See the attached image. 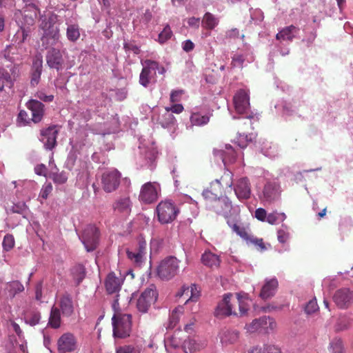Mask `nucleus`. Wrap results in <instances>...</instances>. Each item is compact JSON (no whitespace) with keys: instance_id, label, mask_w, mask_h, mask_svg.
Wrapping results in <instances>:
<instances>
[{"instance_id":"obj_52","label":"nucleus","mask_w":353,"mask_h":353,"mask_svg":"<svg viewBox=\"0 0 353 353\" xmlns=\"http://www.w3.org/2000/svg\"><path fill=\"white\" fill-rule=\"evenodd\" d=\"M172 35L170 26H166L159 34V42L163 43L166 42Z\"/></svg>"},{"instance_id":"obj_38","label":"nucleus","mask_w":353,"mask_h":353,"mask_svg":"<svg viewBox=\"0 0 353 353\" xmlns=\"http://www.w3.org/2000/svg\"><path fill=\"white\" fill-rule=\"evenodd\" d=\"M183 314V307L178 306L175 307L171 312L168 323V328L172 329L176 327L178 324L180 317Z\"/></svg>"},{"instance_id":"obj_59","label":"nucleus","mask_w":353,"mask_h":353,"mask_svg":"<svg viewBox=\"0 0 353 353\" xmlns=\"http://www.w3.org/2000/svg\"><path fill=\"white\" fill-rule=\"evenodd\" d=\"M268 215L266 210L263 208H259L255 210L254 216L261 221H266Z\"/></svg>"},{"instance_id":"obj_29","label":"nucleus","mask_w":353,"mask_h":353,"mask_svg":"<svg viewBox=\"0 0 353 353\" xmlns=\"http://www.w3.org/2000/svg\"><path fill=\"white\" fill-rule=\"evenodd\" d=\"M278 286V281L276 279L266 280L261 288L260 296L263 299H268L273 296Z\"/></svg>"},{"instance_id":"obj_56","label":"nucleus","mask_w":353,"mask_h":353,"mask_svg":"<svg viewBox=\"0 0 353 353\" xmlns=\"http://www.w3.org/2000/svg\"><path fill=\"white\" fill-rule=\"evenodd\" d=\"M319 310V306L315 299L310 300L307 302L305 307V312L310 314L316 312Z\"/></svg>"},{"instance_id":"obj_61","label":"nucleus","mask_w":353,"mask_h":353,"mask_svg":"<svg viewBox=\"0 0 353 353\" xmlns=\"http://www.w3.org/2000/svg\"><path fill=\"white\" fill-rule=\"evenodd\" d=\"M43 60L41 55L37 56L34 59L32 64V70L34 71L42 72Z\"/></svg>"},{"instance_id":"obj_20","label":"nucleus","mask_w":353,"mask_h":353,"mask_svg":"<svg viewBox=\"0 0 353 353\" xmlns=\"http://www.w3.org/2000/svg\"><path fill=\"white\" fill-rule=\"evenodd\" d=\"M124 280V276H117L114 272H110L108 274L105 281V287L109 294L117 293L121 288Z\"/></svg>"},{"instance_id":"obj_48","label":"nucleus","mask_w":353,"mask_h":353,"mask_svg":"<svg viewBox=\"0 0 353 353\" xmlns=\"http://www.w3.org/2000/svg\"><path fill=\"white\" fill-rule=\"evenodd\" d=\"M245 60H248V61H251L252 59V57L248 58V55L244 56L243 54L237 52L232 57V63L234 67H242L243 62Z\"/></svg>"},{"instance_id":"obj_32","label":"nucleus","mask_w":353,"mask_h":353,"mask_svg":"<svg viewBox=\"0 0 353 353\" xmlns=\"http://www.w3.org/2000/svg\"><path fill=\"white\" fill-rule=\"evenodd\" d=\"M299 32V28L290 26L279 31L276 36L277 40L281 41H292Z\"/></svg>"},{"instance_id":"obj_57","label":"nucleus","mask_w":353,"mask_h":353,"mask_svg":"<svg viewBox=\"0 0 353 353\" xmlns=\"http://www.w3.org/2000/svg\"><path fill=\"white\" fill-rule=\"evenodd\" d=\"M15 50L16 47L14 46H7L3 52L4 57L10 61H14L15 58L13 57V54H14Z\"/></svg>"},{"instance_id":"obj_19","label":"nucleus","mask_w":353,"mask_h":353,"mask_svg":"<svg viewBox=\"0 0 353 353\" xmlns=\"http://www.w3.org/2000/svg\"><path fill=\"white\" fill-rule=\"evenodd\" d=\"M153 121L159 123L163 128H174L176 119L174 115L170 112L168 108H165L154 114L152 117Z\"/></svg>"},{"instance_id":"obj_27","label":"nucleus","mask_w":353,"mask_h":353,"mask_svg":"<svg viewBox=\"0 0 353 353\" xmlns=\"http://www.w3.org/2000/svg\"><path fill=\"white\" fill-rule=\"evenodd\" d=\"M211 114L209 113L203 114L201 112L195 110L190 115V125L187 126L188 129L192 128L193 126H203L208 123Z\"/></svg>"},{"instance_id":"obj_30","label":"nucleus","mask_w":353,"mask_h":353,"mask_svg":"<svg viewBox=\"0 0 353 353\" xmlns=\"http://www.w3.org/2000/svg\"><path fill=\"white\" fill-rule=\"evenodd\" d=\"M236 297L240 316L246 315L250 306L252 305V299L249 297L248 294L245 292L237 293Z\"/></svg>"},{"instance_id":"obj_13","label":"nucleus","mask_w":353,"mask_h":353,"mask_svg":"<svg viewBox=\"0 0 353 353\" xmlns=\"http://www.w3.org/2000/svg\"><path fill=\"white\" fill-rule=\"evenodd\" d=\"M81 239L88 252L93 251L98 244V229L94 225L87 226L83 230Z\"/></svg>"},{"instance_id":"obj_44","label":"nucleus","mask_w":353,"mask_h":353,"mask_svg":"<svg viewBox=\"0 0 353 353\" xmlns=\"http://www.w3.org/2000/svg\"><path fill=\"white\" fill-rule=\"evenodd\" d=\"M6 289L13 298L16 294L23 291L24 287L20 282L15 281L8 283Z\"/></svg>"},{"instance_id":"obj_46","label":"nucleus","mask_w":353,"mask_h":353,"mask_svg":"<svg viewBox=\"0 0 353 353\" xmlns=\"http://www.w3.org/2000/svg\"><path fill=\"white\" fill-rule=\"evenodd\" d=\"M330 353H343V343L341 339H334L329 347Z\"/></svg>"},{"instance_id":"obj_33","label":"nucleus","mask_w":353,"mask_h":353,"mask_svg":"<svg viewBox=\"0 0 353 353\" xmlns=\"http://www.w3.org/2000/svg\"><path fill=\"white\" fill-rule=\"evenodd\" d=\"M239 332L235 330H226L221 333L220 339L223 345L227 346L238 341Z\"/></svg>"},{"instance_id":"obj_23","label":"nucleus","mask_w":353,"mask_h":353,"mask_svg":"<svg viewBox=\"0 0 353 353\" xmlns=\"http://www.w3.org/2000/svg\"><path fill=\"white\" fill-rule=\"evenodd\" d=\"M115 353H143V340L138 339L115 347Z\"/></svg>"},{"instance_id":"obj_42","label":"nucleus","mask_w":353,"mask_h":353,"mask_svg":"<svg viewBox=\"0 0 353 353\" xmlns=\"http://www.w3.org/2000/svg\"><path fill=\"white\" fill-rule=\"evenodd\" d=\"M212 190L214 192H212L210 190H205L203 192V196L206 199H212L213 201L215 199H216V192L221 189V182L220 180L216 179L211 183Z\"/></svg>"},{"instance_id":"obj_9","label":"nucleus","mask_w":353,"mask_h":353,"mask_svg":"<svg viewBox=\"0 0 353 353\" xmlns=\"http://www.w3.org/2000/svg\"><path fill=\"white\" fill-rule=\"evenodd\" d=\"M57 345L59 353H76L79 347L77 339L70 332L63 334L57 340Z\"/></svg>"},{"instance_id":"obj_37","label":"nucleus","mask_w":353,"mask_h":353,"mask_svg":"<svg viewBox=\"0 0 353 353\" xmlns=\"http://www.w3.org/2000/svg\"><path fill=\"white\" fill-rule=\"evenodd\" d=\"M48 325L54 329L61 326V313L59 308L56 305H53L51 308Z\"/></svg>"},{"instance_id":"obj_11","label":"nucleus","mask_w":353,"mask_h":353,"mask_svg":"<svg viewBox=\"0 0 353 353\" xmlns=\"http://www.w3.org/2000/svg\"><path fill=\"white\" fill-rule=\"evenodd\" d=\"M157 299V294L155 290V287L151 285L149 288L145 290L139 296L137 303V307L141 312L145 313L148 311V308L152 303H154Z\"/></svg>"},{"instance_id":"obj_31","label":"nucleus","mask_w":353,"mask_h":353,"mask_svg":"<svg viewBox=\"0 0 353 353\" xmlns=\"http://www.w3.org/2000/svg\"><path fill=\"white\" fill-rule=\"evenodd\" d=\"M212 208L218 214L226 215L231 210L232 203L228 198L215 199Z\"/></svg>"},{"instance_id":"obj_4","label":"nucleus","mask_w":353,"mask_h":353,"mask_svg":"<svg viewBox=\"0 0 353 353\" xmlns=\"http://www.w3.org/2000/svg\"><path fill=\"white\" fill-rule=\"evenodd\" d=\"M113 336L118 339H125L130 336L132 332V316L115 312L112 318Z\"/></svg>"},{"instance_id":"obj_1","label":"nucleus","mask_w":353,"mask_h":353,"mask_svg":"<svg viewBox=\"0 0 353 353\" xmlns=\"http://www.w3.org/2000/svg\"><path fill=\"white\" fill-rule=\"evenodd\" d=\"M57 16L49 14L41 17L40 24L43 31L41 37L42 46L46 48H50L46 54V62L51 68L60 70L63 68V59L59 50V29L57 24Z\"/></svg>"},{"instance_id":"obj_50","label":"nucleus","mask_w":353,"mask_h":353,"mask_svg":"<svg viewBox=\"0 0 353 353\" xmlns=\"http://www.w3.org/2000/svg\"><path fill=\"white\" fill-rule=\"evenodd\" d=\"M252 141L251 136L245 134L244 133H239L236 139V144L241 148H244L247 146L248 143Z\"/></svg>"},{"instance_id":"obj_17","label":"nucleus","mask_w":353,"mask_h":353,"mask_svg":"<svg viewBox=\"0 0 353 353\" xmlns=\"http://www.w3.org/2000/svg\"><path fill=\"white\" fill-rule=\"evenodd\" d=\"M137 246L133 250H127L128 257L134 263L139 265L145 259L146 254L147 243L145 240L140 236L138 240Z\"/></svg>"},{"instance_id":"obj_28","label":"nucleus","mask_w":353,"mask_h":353,"mask_svg":"<svg viewBox=\"0 0 353 353\" xmlns=\"http://www.w3.org/2000/svg\"><path fill=\"white\" fill-rule=\"evenodd\" d=\"M59 311H61L63 316L69 317L74 312V305L72 299L67 294L61 296L57 302Z\"/></svg>"},{"instance_id":"obj_18","label":"nucleus","mask_w":353,"mask_h":353,"mask_svg":"<svg viewBox=\"0 0 353 353\" xmlns=\"http://www.w3.org/2000/svg\"><path fill=\"white\" fill-rule=\"evenodd\" d=\"M232 294H225L223 299L218 303L215 309V316L217 317H225L230 315H236V313L233 310L232 304L231 303V298Z\"/></svg>"},{"instance_id":"obj_54","label":"nucleus","mask_w":353,"mask_h":353,"mask_svg":"<svg viewBox=\"0 0 353 353\" xmlns=\"http://www.w3.org/2000/svg\"><path fill=\"white\" fill-rule=\"evenodd\" d=\"M263 326H266V327L263 328V331L265 332H268L270 331L274 330L276 327V321L270 317L263 316Z\"/></svg>"},{"instance_id":"obj_62","label":"nucleus","mask_w":353,"mask_h":353,"mask_svg":"<svg viewBox=\"0 0 353 353\" xmlns=\"http://www.w3.org/2000/svg\"><path fill=\"white\" fill-rule=\"evenodd\" d=\"M36 97L44 102H50L54 99L52 94L48 95L42 90L38 91L36 94Z\"/></svg>"},{"instance_id":"obj_55","label":"nucleus","mask_w":353,"mask_h":353,"mask_svg":"<svg viewBox=\"0 0 353 353\" xmlns=\"http://www.w3.org/2000/svg\"><path fill=\"white\" fill-rule=\"evenodd\" d=\"M3 248L6 251L10 250L14 245V239L12 235L6 234L3 240Z\"/></svg>"},{"instance_id":"obj_45","label":"nucleus","mask_w":353,"mask_h":353,"mask_svg":"<svg viewBox=\"0 0 353 353\" xmlns=\"http://www.w3.org/2000/svg\"><path fill=\"white\" fill-rule=\"evenodd\" d=\"M80 37L79 29L77 25H69L67 28V37L71 41H77Z\"/></svg>"},{"instance_id":"obj_5","label":"nucleus","mask_w":353,"mask_h":353,"mask_svg":"<svg viewBox=\"0 0 353 353\" xmlns=\"http://www.w3.org/2000/svg\"><path fill=\"white\" fill-rule=\"evenodd\" d=\"M235 111L239 114H245L244 119H249L252 116L249 113L250 111V97L248 91L245 90H239L233 98ZM244 125H251V121L246 120L243 122Z\"/></svg>"},{"instance_id":"obj_10","label":"nucleus","mask_w":353,"mask_h":353,"mask_svg":"<svg viewBox=\"0 0 353 353\" xmlns=\"http://www.w3.org/2000/svg\"><path fill=\"white\" fill-rule=\"evenodd\" d=\"M161 192L160 185L157 182H148L141 186L139 200L145 203L154 202Z\"/></svg>"},{"instance_id":"obj_34","label":"nucleus","mask_w":353,"mask_h":353,"mask_svg":"<svg viewBox=\"0 0 353 353\" xmlns=\"http://www.w3.org/2000/svg\"><path fill=\"white\" fill-rule=\"evenodd\" d=\"M335 320L334 328L336 331H341L347 329L352 321V317L350 314H341L336 318H332Z\"/></svg>"},{"instance_id":"obj_22","label":"nucleus","mask_w":353,"mask_h":353,"mask_svg":"<svg viewBox=\"0 0 353 353\" xmlns=\"http://www.w3.org/2000/svg\"><path fill=\"white\" fill-rule=\"evenodd\" d=\"M58 131L55 126H51L42 130L40 140L43 143L44 147L48 150H52L56 145V139Z\"/></svg>"},{"instance_id":"obj_21","label":"nucleus","mask_w":353,"mask_h":353,"mask_svg":"<svg viewBox=\"0 0 353 353\" xmlns=\"http://www.w3.org/2000/svg\"><path fill=\"white\" fill-rule=\"evenodd\" d=\"M281 190L279 184L276 181L268 182L263 188V200L271 203L280 196Z\"/></svg>"},{"instance_id":"obj_60","label":"nucleus","mask_w":353,"mask_h":353,"mask_svg":"<svg viewBox=\"0 0 353 353\" xmlns=\"http://www.w3.org/2000/svg\"><path fill=\"white\" fill-rule=\"evenodd\" d=\"M52 185L50 183H45L41 190L39 196L42 199H46L48 198L49 194L52 192Z\"/></svg>"},{"instance_id":"obj_24","label":"nucleus","mask_w":353,"mask_h":353,"mask_svg":"<svg viewBox=\"0 0 353 353\" xmlns=\"http://www.w3.org/2000/svg\"><path fill=\"white\" fill-rule=\"evenodd\" d=\"M214 155L221 159L225 165L232 163L236 157V153L232 147L230 145H225V149L214 150Z\"/></svg>"},{"instance_id":"obj_6","label":"nucleus","mask_w":353,"mask_h":353,"mask_svg":"<svg viewBox=\"0 0 353 353\" xmlns=\"http://www.w3.org/2000/svg\"><path fill=\"white\" fill-rule=\"evenodd\" d=\"M179 261L174 256L162 260L157 268V275L162 280L172 279L179 272Z\"/></svg>"},{"instance_id":"obj_7","label":"nucleus","mask_w":353,"mask_h":353,"mask_svg":"<svg viewBox=\"0 0 353 353\" xmlns=\"http://www.w3.org/2000/svg\"><path fill=\"white\" fill-rule=\"evenodd\" d=\"M158 220L162 224L174 221L179 213L175 205L170 201H161L156 208Z\"/></svg>"},{"instance_id":"obj_64","label":"nucleus","mask_w":353,"mask_h":353,"mask_svg":"<svg viewBox=\"0 0 353 353\" xmlns=\"http://www.w3.org/2000/svg\"><path fill=\"white\" fill-rule=\"evenodd\" d=\"M265 353H281L279 347L272 344H265Z\"/></svg>"},{"instance_id":"obj_15","label":"nucleus","mask_w":353,"mask_h":353,"mask_svg":"<svg viewBox=\"0 0 353 353\" xmlns=\"http://www.w3.org/2000/svg\"><path fill=\"white\" fill-rule=\"evenodd\" d=\"M132 208V202L128 195L117 197L112 204V209L115 214L122 217L130 215Z\"/></svg>"},{"instance_id":"obj_40","label":"nucleus","mask_w":353,"mask_h":353,"mask_svg":"<svg viewBox=\"0 0 353 353\" xmlns=\"http://www.w3.org/2000/svg\"><path fill=\"white\" fill-rule=\"evenodd\" d=\"M263 317L253 320L250 323L245 325V329L249 333H254L256 332L263 331V328L266 326H263Z\"/></svg>"},{"instance_id":"obj_49","label":"nucleus","mask_w":353,"mask_h":353,"mask_svg":"<svg viewBox=\"0 0 353 353\" xmlns=\"http://www.w3.org/2000/svg\"><path fill=\"white\" fill-rule=\"evenodd\" d=\"M289 236L290 234L288 227L285 225H282L281 228L277 232L278 241L281 243H284L288 240Z\"/></svg>"},{"instance_id":"obj_8","label":"nucleus","mask_w":353,"mask_h":353,"mask_svg":"<svg viewBox=\"0 0 353 353\" xmlns=\"http://www.w3.org/2000/svg\"><path fill=\"white\" fill-rule=\"evenodd\" d=\"M178 338L176 336H174L170 343L174 347H176L181 345L183 350L186 353H192L196 351H199L207 345V343L205 340H201L199 339H194L188 336L186 339H184L182 342L177 341Z\"/></svg>"},{"instance_id":"obj_12","label":"nucleus","mask_w":353,"mask_h":353,"mask_svg":"<svg viewBox=\"0 0 353 353\" xmlns=\"http://www.w3.org/2000/svg\"><path fill=\"white\" fill-rule=\"evenodd\" d=\"M121 174L117 170H110L103 172L101 176L103 189L106 192L117 190L120 183Z\"/></svg>"},{"instance_id":"obj_14","label":"nucleus","mask_w":353,"mask_h":353,"mask_svg":"<svg viewBox=\"0 0 353 353\" xmlns=\"http://www.w3.org/2000/svg\"><path fill=\"white\" fill-rule=\"evenodd\" d=\"M142 71L139 77V83L144 87H147L152 79L156 74V69H158V63L151 60L141 61Z\"/></svg>"},{"instance_id":"obj_3","label":"nucleus","mask_w":353,"mask_h":353,"mask_svg":"<svg viewBox=\"0 0 353 353\" xmlns=\"http://www.w3.org/2000/svg\"><path fill=\"white\" fill-rule=\"evenodd\" d=\"M233 174L229 170L224 172L221 178L222 182L228 188L234 185V193L240 201L247 200L251 196V184L247 177H241L232 181Z\"/></svg>"},{"instance_id":"obj_53","label":"nucleus","mask_w":353,"mask_h":353,"mask_svg":"<svg viewBox=\"0 0 353 353\" xmlns=\"http://www.w3.org/2000/svg\"><path fill=\"white\" fill-rule=\"evenodd\" d=\"M17 125L22 127L26 126L30 123V119L28 113L24 110H21L17 117Z\"/></svg>"},{"instance_id":"obj_58","label":"nucleus","mask_w":353,"mask_h":353,"mask_svg":"<svg viewBox=\"0 0 353 353\" xmlns=\"http://www.w3.org/2000/svg\"><path fill=\"white\" fill-rule=\"evenodd\" d=\"M231 228L234 232H236L238 235H239L243 239H247L248 238V234L245 228H242L236 223L231 225Z\"/></svg>"},{"instance_id":"obj_63","label":"nucleus","mask_w":353,"mask_h":353,"mask_svg":"<svg viewBox=\"0 0 353 353\" xmlns=\"http://www.w3.org/2000/svg\"><path fill=\"white\" fill-rule=\"evenodd\" d=\"M183 94L182 90H177L172 91L170 94V101L172 103L179 102L181 101V98Z\"/></svg>"},{"instance_id":"obj_36","label":"nucleus","mask_w":353,"mask_h":353,"mask_svg":"<svg viewBox=\"0 0 353 353\" xmlns=\"http://www.w3.org/2000/svg\"><path fill=\"white\" fill-rule=\"evenodd\" d=\"M201 261L210 268L218 267L220 263L219 256L211 252H205L201 256Z\"/></svg>"},{"instance_id":"obj_47","label":"nucleus","mask_w":353,"mask_h":353,"mask_svg":"<svg viewBox=\"0 0 353 353\" xmlns=\"http://www.w3.org/2000/svg\"><path fill=\"white\" fill-rule=\"evenodd\" d=\"M41 319L40 313L38 312H32L27 313L25 316L26 323L34 326L39 323Z\"/></svg>"},{"instance_id":"obj_39","label":"nucleus","mask_w":353,"mask_h":353,"mask_svg":"<svg viewBox=\"0 0 353 353\" xmlns=\"http://www.w3.org/2000/svg\"><path fill=\"white\" fill-rule=\"evenodd\" d=\"M219 23V19L210 12H206L203 17L202 26L208 30L214 29Z\"/></svg>"},{"instance_id":"obj_35","label":"nucleus","mask_w":353,"mask_h":353,"mask_svg":"<svg viewBox=\"0 0 353 353\" xmlns=\"http://www.w3.org/2000/svg\"><path fill=\"white\" fill-rule=\"evenodd\" d=\"M200 296V290L195 284L187 285L184 296L185 304L189 302H196Z\"/></svg>"},{"instance_id":"obj_26","label":"nucleus","mask_w":353,"mask_h":353,"mask_svg":"<svg viewBox=\"0 0 353 353\" xmlns=\"http://www.w3.org/2000/svg\"><path fill=\"white\" fill-rule=\"evenodd\" d=\"M27 107L31 110L32 121L34 123L39 122L43 115V104L37 100L32 99L27 103Z\"/></svg>"},{"instance_id":"obj_2","label":"nucleus","mask_w":353,"mask_h":353,"mask_svg":"<svg viewBox=\"0 0 353 353\" xmlns=\"http://www.w3.org/2000/svg\"><path fill=\"white\" fill-rule=\"evenodd\" d=\"M37 16V10L33 6H29L23 12L18 10L14 14V19L17 23L19 30L17 32L14 37L15 41L19 43L26 41L30 32V27L34 24V19Z\"/></svg>"},{"instance_id":"obj_43","label":"nucleus","mask_w":353,"mask_h":353,"mask_svg":"<svg viewBox=\"0 0 353 353\" xmlns=\"http://www.w3.org/2000/svg\"><path fill=\"white\" fill-rule=\"evenodd\" d=\"M285 219L286 215L285 213L275 211L268 214L266 222L271 225H274L284 221Z\"/></svg>"},{"instance_id":"obj_51","label":"nucleus","mask_w":353,"mask_h":353,"mask_svg":"<svg viewBox=\"0 0 353 353\" xmlns=\"http://www.w3.org/2000/svg\"><path fill=\"white\" fill-rule=\"evenodd\" d=\"M50 177L55 183L58 184H63L68 180V175L65 172L52 173Z\"/></svg>"},{"instance_id":"obj_25","label":"nucleus","mask_w":353,"mask_h":353,"mask_svg":"<svg viewBox=\"0 0 353 353\" xmlns=\"http://www.w3.org/2000/svg\"><path fill=\"white\" fill-rule=\"evenodd\" d=\"M10 70L12 73L11 74L5 68H0V92L3 90L5 87L11 88L13 85L16 68L13 67Z\"/></svg>"},{"instance_id":"obj_41","label":"nucleus","mask_w":353,"mask_h":353,"mask_svg":"<svg viewBox=\"0 0 353 353\" xmlns=\"http://www.w3.org/2000/svg\"><path fill=\"white\" fill-rule=\"evenodd\" d=\"M262 153L270 158H274L278 155V147L276 144L270 142L263 143L261 148Z\"/></svg>"},{"instance_id":"obj_16","label":"nucleus","mask_w":353,"mask_h":353,"mask_svg":"<svg viewBox=\"0 0 353 353\" xmlns=\"http://www.w3.org/2000/svg\"><path fill=\"white\" fill-rule=\"evenodd\" d=\"M333 301L341 309H346L353 303V292L349 288H341L333 294Z\"/></svg>"}]
</instances>
